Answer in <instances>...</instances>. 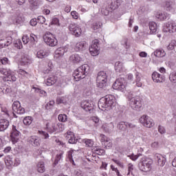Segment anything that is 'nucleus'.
I'll use <instances>...</instances> for the list:
<instances>
[{"instance_id": "nucleus-1", "label": "nucleus", "mask_w": 176, "mask_h": 176, "mask_svg": "<svg viewBox=\"0 0 176 176\" xmlns=\"http://www.w3.org/2000/svg\"><path fill=\"white\" fill-rule=\"evenodd\" d=\"M116 105V98L113 95H107L101 98L98 102V108L101 111H110Z\"/></svg>"}, {"instance_id": "nucleus-2", "label": "nucleus", "mask_w": 176, "mask_h": 176, "mask_svg": "<svg viewBox=\"0 0 176 176\" xmlns=\"http://www.w3.org/2000/svg\"><path fill=\"white\" fill-rule=\"evenodd\" d=\"M90 71V66L87 64H84L76 69L73 76L74 79H85L87 75H89V72Z\"/></svg>"}, {"instance_id": "nucleus-3", "label": "nucleus", "mask_w": 176, "mask_h": 176, "mask_svg": "<svg viewBox=\"0 0 176 176\" xmlns=\"http://www.w3.org/2000/svg\"><path fill=\"white\" fill-rule=\"evenodd\" d=\"M129 105L134 111L142 109V99L140 96L129 98Z\"/></svg>"}, {"instance_id": "nucleus-4", "label": "nucleus", "mask_w": 176, "mask_h": 176, "mask_svg": "<svg viewBox=\"0 0 176 176\" xmlns=\"http://www.w3.org/2000/svg\"><path fill=\"white\" fill-rule=\"evenodd\" d=\"M107 78L108 76L105 72H99L96 78L97 87L100 89H104L107 86Z\"/></svg>"}, {"instance_id": "nucleus-5", "label": "nucleus", "mask_w": 176, "mask_h": 176, "mask_svg": "<svg viewBox=\"0 0 176 176\" xmlns=\"http://www.w3.org/2000/svg\"><path fill=\"white\" fill-rule=\"evenodd\" d=\"M152 164H153V161L148 158L140 162L138 164V167L140 171L148 173V171L152 170Z\"/></svg>"}, {"instance_id": "nucleus-6", "label": "nucleus", "mask_w": 176, "mask_h": 176, "mask_svg": "<svg viewBox=\"0 0 176 176\" xmlns=\"http://www.w3.org/2000/svg\"><path fill=\"white\" fill-rule=\"evenodd\" d=\"M43 39H44V42L48 46H51V47L57 46V43H58L57 38L54 37L53 34L49 32H46L45 34L43 36Z\"/></svg>"}, {"instance_id": "nucleus-7", "label": "nucleus", "mask_w": 176, "mask_h": 176, "mask_svg": "<svg viewBox=\"0 0 176 176\" xmlns=\"http://www.w3.org/2000/svg\"><path fill=\"white\" fill-rule=\"evenodd\" d=\"M0 74L4 75L5 80L7 82H16L17 78L14 76V74L9 69L0 68Z\"/></svg>"}, {"instance_id": "nucleus-8", "label": "nucleus", "mask_w": 176, "mask_h": 176, "mask_svg": "<svg viewBox=\"0 0 176 176\" xmlns=\"http://www.w3.org/2000/svg\"><path fill=\"white\" fill-rule=\"evenodd\" d=\"M12 107L14 118H17L16 113H17L18 115H23V113H25V109L23 107H21V104H20L19 101H14Z\"/></svg>"}, {"instance_id": "nucleus-9", "label": "nucleus", "mask_w": 176, "mask_h": 176, "mask_svg": "<svg viewBox=\"0 0 176 176\" xmlns=\"http://www.w3.org/2000/svg\"><path fill=\"white\" fill-rule=\"evenodd\" d=\"M113 89L123 91L126 89V80L123 78H118L113 84Z\"/></svg>"}, {"instance_id": "nucleus-10", "label": "nucleus", "mask_w": 176, "mask_h": 176, "mask_svg": "<svg viewBox=\"0 0 176 176\" xmlns=\"http://www.w3.org/2000/svg\"><path fill=\"white\" fill-rule=\"evenodd\" d=\"M139 120L140 123L143 124V126H144V127H148V129H151V127H153V126H155L153 120H152V118H151L148 116H142Z\"/></svg>"}, {"instance_id": "nucleus-11", "label": "nucleus", "mask_w": 176, "mask_h": 176, "mask_svg": "<svg viewBox=\"0 0 176 176\" xmlns=\"http://www.w3.org/2000/svg\"><path fill=\"white\" fill-rule=\"evenodd\" d=\"M69 30L72 35L79 37L82 35V29L76 23H70Z\"/></svg>"}, {"instance_id": "nucleus-12", "label": "nucleus", "mask_w": 176, "mask_h": 176, "mask_svg": "<svg viewBox=\"0 0 176 176\" xmlns=\"http://www.w3.org/2000/svg\"><path fill=\"white\" fill-rule=\"evenodd\" d=\"M99 45L98 40H95L91 47H89V50L91 56H98L100 52Z\"/></svg>"}, {"instance_id": "nucleus-13", "label": "nucleus", "mask_w": 176, "mask_h": 176, "mask_svg": "<svg viewBox=\"0 0 176 176\" xmlns=\"http://www.w3.org/2000/svg\"><path fill=\"white\" fill-rule=\"evenodd\" d=\"M19 135H20V131L17 130V127L15 125H12V132L10 135L12 144L17 143V142L19 141Z\"/></svg>"}, {"instance_id": "nucleus-14", "label": "nucleus", "mask_w": 176, "mask_h": 176, "mask_svg": "<svg viewBox=\"0 0 176 176\" xmlns=\"http://www.w3.org/2000/svg\"><path fill=\"white\" fill-rule=\"evenodd\" d=\"M164 32H169L170 34H173V32H176V23L174 21L168 22L166 23V26L163 28Z\"/></svg>"}, {"instance_id": "nucleus-15", "label": "nucleus", "mask_w": 176, "mask_h": 176, "mask_svg": "<svg viewBox=\"0 0 176 176\" xmlns=\"http://www.w3.org/2000/svg\"><path fill=\"white\" fill-rule=\"evenodd\" d=\"M152 79L155 83H162L164 82L166 78L164 77V76L155 72L152 74Z\"/></svg>"}, {"instance_id": "nucleus-16", "label": "nucleus", "mask_w": 176, "mask_h": 176, "mask_svg": "<svg viewBox=\"0 0 176 176\" xmlns=\"http://www.w3.org/2000/svg\"><path fill=\"white\" fill-rule=\"evenodd\" d=\"M80 107L86 112H90L93 109V102H89V100H83L80 104Z\"/></svg>"}, {"instance_id": "nucleus-17", "label": "nucleus", "mask_w": 176, "mask_h": 176, "mask_svg": "<svg viewBox=\"0 0 176 176\" xmlns=\"http://www.w3.org/2000/svg\"><path fill=\"white\" fill-rule=\"evenodd\" d=\"M28 142L32 146H41V138L38 136H31L28 138Z\"/></svg>"}, {"instance_id": "nucleus-18", "label": "nucleus", "mask_w": 176, "mask_h": 176, "mask_svg": "<svg viewBox=\"0 0 176 176\" xmlns=\"http://www.w3.org/2000/svg\"><path fill=\"white\" fill-rule=\"evenodd\" d=\"M67 52H68V48L67 47H58L55 51L54 58H59V57H63L64 56V54L67 53Z\"/></svg>"}, {"instance_id": "nucleus-19", "label": "nucleus", "mask_w": 176, "mask_h": 176, "mask_svg": "<svg viewBox=\"0 0 176 176\" xmlns=\"http://www.w3.org/2000/svg\"><path fill=\"white\" fill-rule=\"evenodd\" d=\"M45 130L50 134H53V133H56V131H57V126H56V124L54 122H52V124L47 122L45 124Z\"/></svg>"}, {"instance_id": "nucleus-20", "label": "nucleus", "mask_w": 176, "mask_h": 176, "mask_svg": "<svg viewBox=\"0 0 176 176\" xmlns=\"http://www.w3.org/2000/svg\"><path fill=\"white\" fill-rule=\"evenodd\" d=\"M65 137L68 138L69 144H76L78 142V139L75 138V135L72 131H67V133H65Z\"/></svg>"}, {"instance_id": "nucleus-21", "label": "nucleus", "mask_w": 176, "mask_h": 176, "mask_svg": "<svg viewBox=\"0 0 176 176\" xmlns=\"http://www.w3.org/2000/svg\"><path fill=\"white\" fill-rule=\"evenodd\" d=\"M155 159L157 160V163L159 166L161 167H163L164 164H166V157H164L163 155L159 153L155 154Z\"/></svg>"}, {"instance_id": "nucleus-22", "label": "nucleus", "mask_w": 176, "mask_h": 176, "mask_svg": "<svg viewBox=\"0 0 176 176\" xmlns=\"http://www.w3.org/2000/svg\"><path fill=\"white\" fill-rule=\"evenodd\" d=\"M151 56H155V57H157L158 58H162L163 57L166 56V52L164 50L160 48L157 49L152 54Z\"/></svg>"}, {"instance_id": "nucleus-23", "label": "nucleus", "mask_w": 176, "mask_h": 176, "mask_svg": "<svg viewBox=\"0 0 176 176\" xmlns=\"http://www.w3.org/2000/svg\"><path fill=\"white\" fill-rule=\"evenodd\" d=\"M102 130L105 131V133H111V131H113V129H115V126L113 125V122H110L109 124H104L102 126Z\"/></svg>"}, {"instance_id": "nucleus-24", "label": "nucleus", "mask_w": 176, "mask_h": 176, "mask_svg": "<svg viewBox=\"0 0 176 176\" xmlns=\"http://www.w3.org/2000/svg\"><path fill=\"white\" fill-rule=\"evenodd\" d=\"M9 120L6 119L0 120V131H5L9 127Z\"/></svg>"}, {"instance_id": "nucleus-25", "label": "nucleus", "mask_w": 176, "mask_h": 176, "mask_svg": "<svg viewBox=\"0 0 176 176\" xmlns=\"http://www.w3.org/2000/svg\"><path fill=\"white\" fill-rule=\"evenodd\" d=\"M76 47L80 52H83V50H86L87 48V43L86 41H80L76 45Z\"/></svg>"}, {"instance_id": "nucleus-26", "label": "nucleus", "mask_w": 176, "mask_h": 176, "mask_svg": "<svg viewBox=\"0 0 176 176\" xmlns=\"http://www.w3.org/2000/svg\"><path fill=\"white\" fill-rule=\"evenodd\" d=\"M69 60L72 61V63H74V64H78V63H80L82 58L79 54H75L69 57Z\"/></svg>"}, {"instance_id": "nucleus-27", "label": "nucleus", "mask_w": 176, "mask_h": 176, "mask_svg": "<svg viewBox=\"0 0 176 176\" xmlns=\"http://www.w3.org/2000/svg\"><path fill=\"white\" fill-rule=\"evenodd\" d=\"M4 162L8 168H10L11 166H13V157L9 155L4 158Z\"/></svg>"}, {"instance_id": "nucleus-28", "label": "nucleus", "mask_w": 176, "mask_h": 176, "mask_svg": "<svg viewBox=\"0 0 176 176\" xmlns=\"http://www.w3.org/2000/svg\"><path fill=\"white\" fill-rule=\"evenodd\" d=\"M48 56H49V54L43 50H40L36 53L37 58H45V57H47Z\"/></svg>"}, {"instance_id": "nucleus-29", "label": "nucleus", "mask_w": 176, "mask_h": 176, "mask_svg": "<svg viewBox=\"0 0 176 176\" xmlns=\"http://www.w3.org/2000/svg\"><path fill=\"white\" fill-rule=\"evenodd\" d=\"M157 19H159V20H161V21H163L164 20H168L170 19V14L167 13H159L156 16Z\"/></svg>"}, {"instance_id": "nucleus-30", "label": "nucleus", "mask_w": 176, "mask_h": 176, "mask_svg": "<svg viewBox=\"0 0 176 176\" xmlns=\"http://www.w3.org/2000/svg\"><path fill=\"white\" fill-rule=\"evenodd\" d=\"M117 129H118V130H120V131H126V130H127L126 122H120L117 124Z\"/></svg>"}, {"instance_id": "nucleus-31", "label": "nucleus", "mask_w": 176, "mask_h": 176, "mask_svg": "<svg viewBox=\"0 0 176 176\" xmlns=\"http://www.w3.org/2000/svg\"><path fill=\"white\" fill-rule=\"evenodd\" d=\"M115 69L117 72H122L124 69L123 63L120 61H118L115 63Z\"/></svg>"}, {"instance_id": "nucleus-32", "label": "nucleus", "mask_w": 176, "mask_h": 176, "mask_svg": "<svg viewBox=\"0 0 176 176\" xmlns=\"http://www.w3.org/2000/svg\"><path fill=\"white\" fill-rule=\"evenodd\" d=\"M164 8L168 12H173L174 10V3L173 2H165Z\"/></svg>"}, {"instance_id": "nucleus-33", "label": "nucleus", "mask_w": 176, "mask_h": 176, "mask_svg": "<svg viewBox=\"0 0 176 176\" xmlns=\"http://www.w3.org/2000/svg\"><path fill=\"white\" fill-rule=\"evenodd\" d=\"M148 25L151 34H155L157 31V24L155 22H150Z\"/></svg>"}, {"instance_id": "nucleus-34", "label": "nucleus", "mask_w": 176, "mask_h": 176, "mask_svg": "<svg viewBox=\"0 0 176 176\" xmlns=\"http://www.w3.org/2000/svg\"><path fill=\"white\" fill-rule=\"evenodd\" d=\"M56 82H57V78L56 77L54 76L50 77L45 81V85H47V86H53V85H54Z\"/></svg>"}, {"instance_id": "nucleus-35", "label": "nucleus", "mask_w": 176, "mask_h": 176, "mask_svg": "<svg viewBox=\"0 0 176 176\" xmlns=\"http://www.w3.org/2000/svg\"><path fill=\"white\" fill-rule=\"evenodd\" d=\"M37 170L38 171V173H43V172L46 170V168H45V162H39L37 164Z\"/></svg>"}, {"instance_id": "nucleus-36", "label": "nucleus", "mask_w": 176, "mask_h": 176, "mask_svg": "<svg viewBox=\"0 0 176 176\" xmlns=\"http://www.w3.org/2000/svg\"><path fill=\"white\" fill-rule=\"evenodd\" d=\"M64 155V152L60 151L59 152L55 157V160L54 162V164L55 166H57V164H58V162H60V160H61V159H63V155Z\"/></svg>"}, {"instance_id": "nucleus-37", "label": "nucleus", "mask_w": 176, "mask_h": 176, "mask_svg": "<svg viewBox=\"0 0 176 176\" xmlns=\"http://www.w3.org/2000/svg\"><path fill=\"white\" fill-rule=\"evenodd\" d=\"M29 3L32 9H36L39 5L38 0H29Z\"/></svg>"}, {"instance_id": "nucleus-38", "label": "nucleus", "mask_w": 176, "mask_h": 176, "mask_svg": "<svg viewBox=\"0 0 176 176\" xmlns=\"http://www.w3.org/2000/svg\"><path fill=\"white\" fill-rule=\"evenodd\" d=\"M100 140L102 142V145H104V144L109 142L110 139L108 137H107L105 135L100 134Z\"/></svg>"}, {"instance_id": "nucleus-39", "label": "nucleus", "mask_w": 176, "mask_h": 176, "mask_svg": "<svg viewBox=\"0 0 176 176\" xmlns=\"http://www.w3.org/2000/svg\"><path fill=\"white\" fill-rule=\"evenodd\" d=\"M111 6L114 9H118L120 6V0H113L111 3Z\"/></svg>"}, {"instance_id": "nucleus-40", "label": "nucleus", "mask_w": 176, "mask_h": 176, "mask_svg": "<svg viewBox=\"0 0 176 176\" xmlns=\"http://www.w3.org/2000/svg\"><path fill=\"white\" fill-rule=\"evenodd\" d=\"M84 142L87 146L91 147L94 145V142L91 139H85Z\"/></svg>"}, {"instance_id": "nucleus-41", "label": "nucleus", "mask_w": 176, "mask_h": 176, "mask_svg": "<svg viewBox=\"0 0 176 176\" xmlns=\"http://www.w3.org/2000/svg\"><path fill=\"white\" fill-rule=\"evenodd\" d=\"M32 118L28 116V117H25L23 119V124H25V126H30V124H31V123H32V120H31Z\"/></svg>"}, {"instance_id": "nucleus-42", "label": "nucleus", "mask_w": 176, "mask_h": 176, "mask_svg": "<svg viewBox=\"0 0 176 176\" xmlns=\"http://www.w3.org/2000/svg\"><path fill=\"white\" fill-rule=\"evenodd\" d=\"M169 80L173 83H176V72H173L169 75Z\"/></svg>"}, {"instance_id": "nucleus-43", "label": "nucleus", "mask_w": 176, "mask_h": 176, "mask_svg": "<svg viewBox=\"0 0 176 176\" xmlns=\"http://www.w3.org/2000/svg\"><path fill=\"white\" fill-rule=\"evenodd\" d=\"M58 119L59 122H62L63 123L67 121V117L65 114H59L58 116Z\"/></svg>"}, {"instance_id": "nucleus-44", "label": "nucleus", "mask_w": 176, "mask_h": 176, "mask_svg": "<svg viewBox=\"0 0 176 176\" xmlns=\"http://www.w3.org/2000/svg\"><path fill=\"white\" fill-rule=\"evenodd\" d=\"M95 153H96V155H99V156H101L102 155H105V150L102 149V148H96L94 150Z\"/></svg>"}, {"instance_id": "nucleus-45", "label": "nucleus", "mask_w": 176, "mask_h": 176, "mask_svg": "<svg viewBox=\"0 0 176 176\" xmlns=\"http://www.w3.org/2000/svg\"><path fill=\"white\" fill-rule=\"evenodd\" d=\"M33 89H35L36 93H39L40 94H42L43 97H46V96L47 95L46 91L44 90H42V89H41L39 88H36V87H33Z\"/></svg>"}, {"instance_id": "nucleus-46", "label": "nucleus", "mask_w": 176, "mask_h": 176, "mask_svg": "<svg viewBox=\"0 0 176 176\" xmlns=\"http://www.w3.org/2000/svg\"><path fill=\"white\" fill-rule=\"evenodd\" d=\"M13 20H14V21H15V23H17V24H20V23H21V20H23V19L21 18V15L16 14L14 16Z\"/></svg>"}, {"instance_id": "nucleus-47", "label": "nucleus", "mask_w": 176, "mask_h": 176, "mask_svg": "<svg viewBox=\"0 0 176 176\" xmlns=\"http://www.w3.org/2000/svg\"><path fill=\"white\" fill-rule=\"evenodd\" d=\"M101 25H102V23H100V22L94 23L92 25V28L94 30V31H96V30H100V28H101Z\"/></svg>"}, {"instance_id": "nucleus-48", "label": "nucleus", "mask_w": 176, "mask_h": 176, "mask_svg": "<svg viewBox=\"0 0 176 176\" xmlns=\"http://www.w3.org/2000/svg\"><path fill=\"white\" fill-rule=\"evenodd\" d=\"M56 104V102L54 100H50L46 105H45V109H52Z\"/></svg>"}, {"instance_id": "nucleus-49", "label": "nucleus", "mask_w": 176, "mask_h": 176, "mask_svg": "<svg viewBox=\"0 0 176 176\" xmlns=\"http://www.w3.org/2000/svg\"><path fill=\"white\" fill-rule=\"evenodd\" d=\"M22 61L24 64H30L31 63V58L28 56V55L24 56L22 58Z\"/></svg>"}, {"instance_id": "nucleus-50", "label": "nucleus", "mask_w": 176, "mask_h": 176, "mask_svg": "<svg viewBox=\"0 0 176 176\" xmlns=\"http://www.w3.org/2000/svg\"><path fill=\"white\" fill-rule=\"evenodd\" d=\"M133 170H134V165H133V164H129L127 175H130V174H131V175H134L133 174Z\"/></svg>"}, {"instance_id": "nucleus-51", "label": "nucleus", "mask_w": 176, "mask_h": 176, "mask_svg": "<svg viewBox=\"0 0 176 176\" xmlns=\"http://www.w3.org/2000/svg\"><path fill=\"white\" fill-rule=\"evenodd\" d=\"M20 163H21L20 158L15 157L14 159H13L12 166L14 167H17V166H20Z\"/></svg>"}, {"instance_id": "nucleus-52", "label": "nucleus", "mask_w": 176, "mask_h": 176, "mask_svg": "<svg viewBox=\"0 0 176 176\" xmlns=\"http://www.w3.org/2000/svg\"><path fill=\"white\" fill-rule=\"evenodd\" d=\"M75 152V151L74 150H71V151H69L68 153H67V157H68V159L69 160V162H74V158L73 157V155H74V153Z\"/></svg>"}, {"instance_id": "nucleus-53", "label": "nucleus", "mask_w": 176, "mask_h": 176, "mask_svg": "<svg viewBox=\"0 0 176 176\" xmlns=\"http://www.w3.org/2000/svg\"><path fill=\"white\" fill-rule=\"evenodd\" d=\"M41 135L43 137L44 140H47L50 136L49 135V133L44 131H39Z\"/></svg>"}, {"instance_id": "nucleus-54", "label": "nucleus", "mask_w": 176, "mask_h": 176, "mask_svg": "<svg viewBox=\"0 0 176 176\" xmlns=\"http://www.w3.org/2000/svg\"><path fill=\"white\" fill-rule=\"evenodd\" d=\"M175 47V41L173 40L167 46V49L168 50H174Z\"/></svg>"}, {"instance_id": "nucleus-55", "label": "nucleus", "mask_w": 176, "mask_h": 176, "mask_svg": "<svg viewBox=\"0 0 176 176\" xmlns=\"http://www.w3.org/2000/svg\"><path fill=\"white\" fill-rule=\"evenodd\" d=\"M0 64H2V65H6V64H9V58L6 57H3L0 59Z\"/></svg>"}, {"instance_id": "nucleus-56", "label": "nucleus", "mask_w": 176, "mask_h": 176, "mask_svg": "<svg viewBox=\"0 0 176 176\" xmlns=\"http://www.w3.org/2000/svg\"><path fill=\"white\" fill-rule=\"evenodd\" d=\"M121 45H122V46H124L125 49H129V47H130V45H129V44L127 43V38H124L121 41Z\"/></svg>"}, {"instance_id": "nucleus-57", "label": "nucleus", "mask_w": 176, "mask_h": 176, "mask_svg": "<svg viewBox=\"0 0 176 176\" xmlns=\"http://www.w3.org/2000/svg\"><path fill=\"white\" fill-rule=\"evenodd\" d=\"M45 21H46V19L43 17V16H39L37 18V23L40 24H44Z\"/></svg>"}, {"instance_id": "nucleus-58", "label": "nucleus", "mask_w": 176, "mask_h": 176, "mask_svg": "<svg viewBox=\"0 0 176 176\" xmlns=\"http://www.w3.org/2000/svg\"><path fill=\"white\" fill-rule=\"evenodd\" d=\"M101 14H103V16H108V14H109V10H107L105 8H103L101 10Z\"/></svg>"}, {"instance_id": "nucleus-59", "label": "nucleus", "mask_w": 176, "mask_h": 176, "mask_svg": "<svg viewBox=\"0 0 176 176\" xmlns=\"http://www.w3.org/2000/svg\"><path fill=\"white\" fill-rule=\"evenodd\" d=\"M103 145L104 146V149H109V148H112V142H111V140L107 143L103 144Z\"/></svg>"}, {"instance_id": "nucleus-60", "label": "nucleus", "mask_w": 176, "mask_h": 176, "mask_svg": "<svg viewBox=\"0 0 176 176\" xmlns=\"http://www.w3.org/2000/svg\"><path fill=\"white\" fill-rule=\"evenodd\" d=\"M30 25H32V27H35V25L38 24V19L34 18L30 21Z\"/></svg>"}, {"instance_id": "nucleus-61", "label": "nucleus", "mask_w": 176, "mask_h": 176, "mask_svg": "<svg viewBox=\"0 0 176 176\" xmlns=\"http://www.w3.org/2000/svg\"><path fill=\"white\" fill-rule=\"evenodd\" d=\"M22 41H23V43H24V45H27V43H28V42H30V38H28V36H23L22 37Z\"/></svg>"}, {"instance_id": "nucleus-62", "label": "nucleus", "mask_w": 176, "mask_h": 176, "mask_svg": "<svg viewBox=\"0 0 176 176\" xmlns=\"http://www.w3.org/2000/svg\"><path fill=\"white\" fill-rule=\"evenodd\" d=\"M71 14L73 19H75L76 20H77V19L79 17V14L76 11H72Z\"/></svg>"}, {"instance_id": "nucleus-63", "label": "nucleus", "mask_w": 176, "mask_h": 176, "mask_svg": "<svg viewBox=\"0 0 176 176\" xmlns=\"http://www.w3.org/2000/svg\"><path fill=\"white\" fill-rule=\"evenodd\" d=\"M58 24V19L57 18H54L52 19V21L50 23L51 25H57Z\"/></svg>"}, {"instance_id": "nucleus-64", "label": "nucleus", "mask_w": 176, "mask_h": 176, "mask_svg": "<svg viewBox=\"0 0 176 176\" xmlns=\"http://www.w3.org/2000/svg\"><path fill=\"white\" fill-rule=\"evenodd\" d=\"M1 47H6V40H0Z\"/></svg>"}]
</instances>
